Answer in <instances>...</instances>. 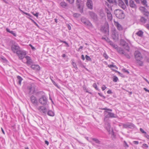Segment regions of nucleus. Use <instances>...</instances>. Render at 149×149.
I'll list each match as a JSON object with an SVG mask.
<instances>
[{"label":"nucleus","mask_w":149,"mask_h":149,"mask_svg":"<svg viewBox=\"0 0 149 149\" xmlns=\"http://www.w3.org/2000/svg\"><path fill=\"white\" fill-rule=\"evenodd\" d=\"M114 13L116 16L120 19H123L125 17L123 11L119 9H116L114 11Z\"/></svg>","instance_id":"obj_1"},{"label":"nucleus","mask_w":149,"mask_h":149,"mask_svg":"<svg viewBox=\"0 0 149 149\" xmlns=\"http://www.w3.org/2000/svg\"><path fill=\"white\" fill-rule=\"evenodd\" d=\"M17 54L19 59L22 60L25 57L26 53L25 51L19 50L17 51Z\"/></svg>","instance_id":"obj_2"},{"label":"nucleus","mask_w":149,"mask_h":149,"mask_svg":"<svg viewBox=\"0 0 149 149\" xmlns=\"http://www.w3.org/2000/svg\"><path fill=\"white\" fill-rule=\"evenodd\" d=\"M102 32L105 33L106 35H108L109 33V27L108 24L107 25L102 26L101 29Z\"/></svg>","instance_id":"obj_3"},{"label":"nucleus","mask_w":149,"mask_h":149,"mask_svg":"<svg viewBox=\"0 0 149 149\" xmlns=\"http://www.w3.org/2000/svg\"><path fill=\"white\" fill-rule=\"evenodd\" d=\"M120 44L128 52L130 51L129 47L128 44L123 39H121L120 40Z\"/></svg>","instance_id":"obj_4"},{"label":"nucleus","mask_w":149,"mask_h":149,"mask_svg":"<svg viewBox=\"0 0 149 149\" xmlns=\"http://www.w3.org/2000/svg\"><path fill=\"white\" fill-rule=\"evenodd\" d=\"M39 102L43 105H46L47 104V100L46 97L45 95H42L39 100Z\"/></svg>","instance_id":"obj_5"},{"label":"nucleus","mask_w":149,"mask_h":149,"mask_svg":"<svg viewBox=\"0 0 149 149\" xmlns=\"http://www.w3.org/2000/svg\"><path fill=\"white\" fill-rule=\"evenodd\" d=\"M89 14L91 18L95 22H97L98 20V17L97 15L93 12H89Z\"/></svg>","instance_id":"obj_6"},{"label":"nucleus","mask_w":149,"mask_h":149,"mask_svg":"<svg viewBox=\"0 0 149 149\" xmlns=\"http://www.w3.org/2000/svg\"><path fill=\"white\" fill-rule=\"evenodd\" d=\"M135 58L136 60H142L143 57L141 53L139 51H135L134 53Z\"/></svg>","instance_id":"obj_7"},{"label":"nucleus","mask_w":149,"mask_h":149,"mask_svg":"<svg viewBox=\"0 0 149 149\" xmlns=\"http://www.w3.org/2000/svg\"><path fill=\"white\" fill-rule=\"evenodd\" d=\"M19 48L18 45L15 43L12 44L11 47V50L14 53H17V51L19 50Z\"/></svg>","instance_id":"obj_8"},{"label":"nucleus","mask_w":149,"mask_h":149,"mask_svg":"<svg viewBox=\"0 0 149 149\" xmlns=\"http://www.w3.org/2000/svg\"><path fill=\"white\" fill-rule=\"evenodd\" d=\"M123 127L125 128H129L131 129H133L135 127L134 124L132 123H126L125 124H123Z\"/></svg>","instance_id":"obj_9"},{"label":"nucleus","mask_w":149,"mask_h":149,"mask_svg":"<svg viewBox=\"0 0 149 149\" xmlns=\"http://www.w3.org/2000/svg\"><path fill=\"white\" fill-rule=\"evenodd\" d=\"M104 113H107L108 114L107 115L105 116L104 119L105 120L106 118H116V115L114 114L113 113L105 111L104 112Z\"/></svg>","instance_id":"obj_10"},{"label":"nucleus","mask_w":149,"mask_h":149,"mask_svg":"<svg viewBox=\"0 0 149 149\" xmlns=\"http://www.w3.org/2000/svg\"><path fill=\"white\" fill-rule=\"evenodd\" d=\"M29 94H31L33 93L35 91V88L33 84H31L28 87Z\"/></svg>","instance_id":"obj_11"},{"label":"nucleus","mask_w":149,"mask_h":149,"mask_svg":"<svg viewBox=\"0 0 149 149\" xmlns=\"http://www.w3.org/2000/svg\"><path fill=\"white\" fill-rule=\"evenodd\" d=\"M118 4L120 7L124 10L126 8V6L122 0H118Z\"/></svg>","instance_id":"obj_12"},{"label":"nucleus","mask_w":149,"mask_h":149,"mask_svg":"<svg viewBox=\"0 0 149 149\" xmlns=\"http://www.w3.org/2000/svg\"><path fill=\"white\" fill-rule=\"evenodd\" d=\"M86 5L88 8L91 10L93 9V4L92 0H87Z\"/></svg>","instance_id":"obj_13"},{"label":"nucleus","mask_w":149,"mask_h":149,"mask_svg":"<svg viewBox=\"0 0 149 149\" xmlns=\"http://www.w3.org/2000/svg\"><path fill=\"white\" fill-rule=\"evenodd\" d=\"M112 38L114 40H116L118 39V32L116 30H114L113 32Z\"/></svg>","instance_id":"obj_14"},{"label":"nucleus","mask_w":149,"mask_h":149,"mask_svg":"<svg viewBox=\"0 0 149 149\" xmlns=\"http://www.w3.org/2000/svg\"><path fill=\"white\" fill-rule=\"evenodd\" d=\"M129 5L131 8L134 9H136L137 8L136 5L134 1L133 0L129 1Z\"/></svg>","instance_id":"obj_15"},{"label":"nucleus","mask_w":149,"mask_h":149,"mask_svg":"<svg viewBox=\"0 0 149 149\" xmlns=\"http://www.w3.org/2000/svg\"><path fill=\"white\" fill-rule=\"evenodd\" d=\"M31 100L32 103L35 105H37L38 101L36 98L34 96L32 95L31 97Z\"/></svg>","instance_id":"obj_16"},{"label":"nucleus","mask_w":149,"mask_h":149,"mask_svg":"<svg viewBox=\"0 0 149 149\" xmlns=\"http://www.w3.org/2000/svg\"><path fill=\"white\" fill-rule=\"evenodd\" d=\"M38 109L40 112H42L44 114H46L47 112V109L45 107L42 106H40L38 108Z\"/></svg>","instance_id":"obj_17"},{"label":"nucleus","mask_w":149,"mask_h":149,"mask_svg":"<svg viewBox=\"0 0 149 149\" xmlns=\"http://www.w3.org/2000/svg\"><path fill=\"white\" fill-rule=\"evenodd\" d=\"M113 21L115 26L117 27L118 30L119 31H121L123 30V28L122 26L120 24H119V23L118 22H116L114 20Z\"/></svg>","instance_id":"obj_18"},{"label":"nucleus","mask_w":149,"mask_h":149,"mask_svg":"<svg viewBox=\"0 0 149 149\" xmlns=\"http://www.w3.org/2000/svg\"><path fill=\"white\" fill-rule=\"evenodd\" d=\"M105 127L107 131L109 132H110L111 125L108 122H106L105 123Z\"/></svg>","instance_id":"obj_19"},{"label":"nucleus","mask_w":149,"mask_h":149,"mask_svg":"<svg viewBox=\"0 0 149 149\" xmlns=\"http://www.w3.org/2000/svg\"><path fill=\"white\" fill-rule=\"evenodd\" d=\"M25 58L26 60V63L28 65H31L32 63V60L30 57L26 56Z\"/></svg>","instance_id":"obj_20"},{"label":"nucleus","mask_w":149,"mask_h":149,"mask_svg":"<svg viewBox=\"0 0 149 149\" xmlns=\"http://www.w3.org/2000/svg\"><path fill=\"white\" fill-rule=\"evenodd\" d=\"M92 140L95 142L96 143L98 144V145H96L97 147H100L99 145L102 144L101 142L97 139L93 138L92 139Z\"/></svg>","instance_id":"obj_21"},{"label":"nucleus","mask_w":149,"mask_h":149,"mask_svg":"<svg viewBox=\"0 0 149 149\" xmlns=\"http://www.w3.org/2000/svg\"><path fill=\"white\" fill-rule=\"evenodd\" d=\"M31 68L33 70H40V68L38 65H33L31 66Z\"/></svg>","instance_id":"obj_22"},{"label":"nucleus","mask_w":149,"mask_h":149,"mask_svg":"<svg viewBox=\"0 0 149 149\" xmlns=\"http://www.w3.org/2000/svg\"><path fill=\"white\" fill-rule=\"evenodd\" d=\"M117 51L120 54H124V52L123 50L120 47H117Z\"/></svg>","instance_id":"obj_23"},{"label":"nucleus","mask_w":149,"mask_h":149,"mask_svg":"<svg viewBox=\"0 0 149 149\" xmlns=\"http://www.w3.org/2000/svg\"><path fill=\"white\" fill-rule=\"evenodd\" d=\"M99 15L101 18H105L106 15L102 11H100L99 12Z\"/></svg>","instance_id":"obj_24"},{"label":"nucleus","mask_w":149,"mask_h":149,"mask_svg":"<svg viewBox=\"0 0 149 149\" xmlns=\"http://www.w3.org/2000/svg\"><path fill=\"white\" fill-rule=\"evenodd\" d=\"M107 17L109 20L112 21L113 19V16L111 13L107 14Z\"/></svg>","instance_id":"obj_25"},{"label":"nucleus","mask_w":149,"mask_h":149,"mask_svg":"<svg viewBox=\"0 0 149 149\" xmlns=\"http://www.w3.org/2000/svg\"><path fill=\"white\" fill-rule=\"evenodd\" d=\"M142 4L146 7H148L147 2L146 0H140Z\"/></svg>","instance_id":"obj_26"},{"label":"nucleus","mask_w":149,"mask_h":149,"mask_svg":"<svg viewBox=\"0 0 149 149\" xmlns=\"http://www.w3.org/2000/svg\"><path fill=\"white\" fill-rule=\"evenodd\" d=\"M60 5L62 7L65 8L67 6V4L64 1H62L60 3Z\"/></svg>","instance_id":"obj_27"},{"label":"nucleus","mask_w":149,"mask_h":149,"mask_svg":"<svg viewBox=\"0 0 149 149\" xmlns=\"http://www.w3.org/2000/svg\"><path fill=\"white\" fill-rule=\"evenodd\" d=\"M17 80L18 81V84L20 85H21V81L22 80V78L19 76L17 77Z\"/></svg>","instance_id":"obj_28"},{"label":"nucleus","mask_w":149,"mask_h":149,"mask_svg":"<svg viewBox=\"0 0 149 149\" xmlns=\"http://www.w3.org/2000/svg\"><path fill=\"white\" fill-rule=\"evenodd\" d=\"M109 44L113 48H114L115 49H117V47H118V46L117 45H115L112 42H110Z\"/></svg>","instance_id":"obj_29"},{"label":"nucleus","mask_w":149,"mask_h":149,"mask_svg":"<svg viewBox=\"0 0 149 149\" xmlns=\"http://www.w3.org/2000/svg\"><path fill=\"white\" fill-rule=\"evenodd\" d=\"M47 114L49 116H54V113L52 111L49 110L47 112Z\"/></svg>","instance_id":"obj_30"},{"label":"nucleus","mask_w":149,"mask_h":149,"mask_svg":"<svg viewBox=\"0 0 149 149\" xmlns=\"http://www.w3.org/2000/svg\"><path fill=\"white\" fill-rule=\"evenodd\" d=\"M143 32L141 31H139L136 33V35L140 37H142L143 35Z\"/></svg>","instance_id":"obj_31"},{"label":"nucleus","mask_w":149,"mask_h":149,"mask_svg":"<svg viewBox=\"0 0 149 149\" xmlns=\"http://www.w3.org/2000/svg\"><path fill=\"white\" fill-rule=\"evenodd\" d=\"M141 60H136L137 63L140 66H143V63L141 61Z\"/></svg>","instance_id":"obj_32"},{"label":"nucleus","mask_w":149,"mask_h":149,"mask_svg":"<svg viewBox=\"0 0 149 149\" xmlns=\"http://www.w3.org/2000/svg\"><path fill=\"white\" fill-rule=\"evenodd\" d=\"M147 21V19L143 17H142L141 18L140 21L143 24H145Z\"/></svg>","instance_id":"obj_33"},{"label":"nucleus","mask_w":149,"mask_h":149,"mask_svg":"<svg viewBox=\"0 0 149 149\" xmlns=\"http://www.w3.org/2000/svg\"><path fill=\"white\" fill-rule=\"evenodd\" d=\"M80 1L79 0H76V3L77 6V7L78 8H80Z\"/></svg>","instance_id":"obj_34"},{"label":"nucleus","mask_w":149,"mask_h":149,"mask_svg":"<svg viewBox=\"0 0 149 149\" xmlns=\"http://www.w3.org/2000/svg\"><path fill=\"white\" fill-rule=\"evenodd\" d=\"M110 3H114L116 4H117V2L116 0H107Z\"/></svg>","instance_id":"obj_35"},{"label":"nucleus","mask_w":149,"mask_h":149,"mask_svg":"<svg viewBox=\"0 0 149 149\" xmlns=\"http://www.w3.org/2000/svg\"><path fill=\"white\" fill-rule=\"evenodd\" d=\"M105 11L107 14L111 13L110 10H109V9L107 8H105Z\"/></svg>","instance_id":"obj_36"},{"label":"nucleus","mask_w":149,"mask_h":149,"mask_svg":"<svg viewBox=\"0 0 149 149\" xmlns=\"http://www.w3.org/2000/svg\"><path fill=\"white\" fill-rule=\"evenodd\" d=\"M67 2L70 4H72L74 2V0H66Z\"/></svg>","instance_id":"obj_37"},{"label":"nucleus","mask_w":149,"mask_h":149,"mask_svg":"<svg viewBox=\"0 0 149 149\" xmlns=\"http://www.w3.org/2000/svg\"><path fill=\"white\" fill-rule=\"evenodd\" d=\"M86 59L88 61H91V58L90 57L87 55H86L85 56Z\"/></svg>","instance_id":"obj_38"},{"label":"nucleus","mask_w":149,"mask_h":149,"mask_svg":"<svg viewBox=\"0 0 149 149\" xmlns=\"http://www.w3.org/2000/svg\"><path fill=\"white\" fill-rule=\"evenodd\" d=\"M72 65L73 66V67L74 68H75L76 69H77L76 64L74 62H72Z\"/></svg>","instance_id":"obj_39"},{"label":"nucleus","mask_w":149,"mask_h":149,"mask_svg":"<svg viewBox=\"0 0 149 149\" xmlns=\"http://www.w3.org/2000/svg\"><path fill=\"white\" fill-rule=\"evenodd\" d=\"M108 66L109 68L114 67L116 68V69H117V67L116 65H108Z\"/></svg>","instance_id":"obj_40"},{"label":"nucleus","mask_w":149,"mask_h":149,"mask_svg":"<svg viewBox=\"0 0 149 149\" xmlns=\"http://www.w3.org/2000/svg\"><path fill=\"white\" fill-rule=\"evenodd\" d=\"M84 24L87 25H90L91 24L89 22L87 21H86Z\"/></svg>","instance_id":"obj_41"},{"label":"nucleus","mask_w":149,"mask_h":149,"mask_svg":"<svg viewBox=\"0 0 149 149\" xmlns=\"http://www.w3.org/2000/svg\"><path fill=\"white\" fill-rule=\"evenodd\" d=\"M122 71L126 73H127V74H128L129 73V72L128 70H127L125 69H123Z\"/></svg>","instance_id":"obj_42"},{"label":"nucleus","mask_w":149,"mask_h":149,"mask_svg":"<svg viewBox=\"0 0 149 149\" xmlns=\"http://www.w3.org/2000/svg\"><path fill=\"white\" fill-rule=\"evenodd\" d=\"M118 78L116 77H115L113 79V81L114 82H116L118 80Z\"/></svg>","instance_id":"obj_43"},{"label":"nucleus","mask_w":149,"mask_h":149,"mask_svg":"<svg viewBox=\"0 0 149 149\" xmlns=\"http://www.w3.org/2000/svg\"><path fill=\"white\" fill-rule=\"evenodd\" d=\"M93 86L97 90H98V88H97V85L96 83H94L93 84Z\"/></svg>","instance_id":"obj_44"},{"label":"nucleus","mask_w":149,"mask_h":149,"mask_svg":"<svg viewBox=\"0 0 149 149\" xmlns=\"http://www.w3.org/2000/svg\"><path fill=\"white\" fill-rule=\"evenodd\" d=\"M124 55L128 58H130V56L129 55L125 53L124 52Z\"/></svg>","instance_id":"obj_45"},{"label":"nucleus","mask_w":149,"mask_h":149,"mask_svg":"<svg viewBox=\"0 0 149 149\" xmlns=\"http://www.w3.org/2000/svg\"><path fill=\"white\" fill-rule=\"evenodd\" d=\"M140 131L142 132V133H145V135L146 134H146V133L141 128H140Z\"/></svg>","instance_id":"obj_46"},{"label":"nucleus","mask_w":149,"mask_h":149,"mask_svg":"<svg viewBox=\"0 0 149 149\" xmlns=\"http://www.w3.org/2000/svg\"><path fill=\"white\" fill-rule=\"evenodd\" d=\"M103 56L107 59L108 58V56L105 53H104Z\"/></svg>","instance_id":"obj_47"},{"label":"nucleus","mask_w":149,"mask_h":149,"mask_svg":"<svg viewBox=\"0 0 149 149\" xmlns=\"http://www.w3.org/2000/svg\"><path fill=\"white\" fill-rule=\"evenodd\" d=\"M103 110H107L109 111H112V110L111 109H108L107 108H105L102 109Z\"/></svg>","instance_id":"obj_48"},{"label":"nucleus","mask_w":149,"mask_h":149,"mask_svg":"<svg viewBox=\"0 0 149 149\" xmlns=\"http://www.w3.org/2000/svg\"><path fill=\"white\" fill-rule=\"evenodd\" d=\"M107 87L105 86L104 85H103L102 87V91H104L106 88Z\"/></svg>","instance_id":"obj_49"},{"label":"nucleus","mask_w":149,"mask_h":149,"mask_svg":"<svg viewBox=\"0 0 149 149\" xmlns=\"http://www.w3.org/2000/svg\"><path fill=\"white\" fill-rule=\"evenodd\" d=\"M145 8L144 7H141L139 8V9L141 11H143Z\"/></svg>","instance_id":"obj_50"},{"label":"nucleus","mask_w":149,"mask_h":149,"mask_svg":"<svg viewBox=\"0 0 149 149\" xmlns=\"http://www.w3.org/2000/svg\"><path fill=\"white\" fill-rule=\"evenodd\" d=\"M10 33L12 34V35H13L14 36H16V34L14 32V31H11V32H10Z\"/></svg>","instance_id":"obj_51"},{"label":"nucleus","mask_w":149,"mask_h":149,"mask_svg":"<svg viewBox=\"0 0 149 149\" xmlns=\"http://www.w3.org/2000/svg\"><path fill=\"white\" fill-rule=\"evenodd\" d=\"M125 3L126 4L127 6H128V0H123Z\"/></svg>","instance_id":"obj_52"},{"label":"nucleus","mask_w":149,"mask_h":149,"mask_svg":"<svg viewBox=\"0 0 149 149\" xmlns=\"http://www.w3.org/2000/svg\"><path fill=\"white\" fill-rule=\"evenodd\" d=\"M29 46L31 47V49L33 50H35V48L31 44H30Z\"/></svg>","instance_id":"obj_53"},{"label":"nucleus","mask_w":149,"mask_h":149,"mask_svg":"<svg viewBox=\"0 0 149 149\" xmlns=\"http://www.w3.org/2000/svg\"><path fill=\"white\" fill-rule=\"evenodd\" d=\"M52 81L53 84L55 85L57 87V85L56 84V83L53 80H52Z\"/></svg>","instance_id":"obj_54"},{"label":"nucleus","mask_w":149,"mask_h":149,"mask_svg":"<svg viewBox=\"0 0 149 149\" xmlns=\"http://www.w3.org/2000/svg\"><path fill=\"white\" fill-rule=\"evenodd\" d=\"M107 42H109V44H110V42H111L110 41L109 39L108 38H107L105 40Z\"/></svg>","instance_id":"obj_55"},{"label":"nucleus","mask_w":149,"mask_h":149,"mask_svg":"<svg viewBox=\"0 0 149 149\" xmlns=\"http://www.w3.org/2000/svg\"><path fill=\"white\" fill-rule=\"evenodd\" d=\"M133 143L135 144H138L139 143V142L137 141H134L133 142Z\"/></svg>","instance_id":"obj_56"},{"label":"nucleus","mask_w":149,"mask_h":149,"mask_svg":"<svg viewBox=\"0 0 149 149\" xmlns=\"http://www.w3.org/2000/svg\"><path fill=\"white\" fill-rule=\"evenodd\" d=\"M145 136L148 139H149V135H148L147 134H146L145 135Z\"/></svg>","instance_id":"obj_57"},{"label":"nucleus","mask_w":149,"mask_h":149,"mask_svg":"<svg viewBox=\"0 0 149 149\" xmlns=\"http://www.w3.org/2000/svg\"><path fill=\"white\" fill-rule=\"evenodd\" d=\"M137 3H139L140 2V0H134Z\"/></svg>","instance_id":"obj_58"},{"label":"nucleus","mask_w":149,"mask_h":149,"mask_svg":"<svg viewBox=\"0 0 149 149\" xmlns=\"http://www.w3.org/2000/svg\"><path fill=\"white\" fill-rule=\"evenodd\" d=\"M143 146H144L146 147V148H148V145L146 143L143 144Z\"/></svg>","instance_id":"obj_59"},{"label":"nucleus","mask_w":149,"mask_h":149,"mask_svg":"<svg viewBox=\"0 0 149 149\" xmlns=\"http://www.w3.org/2000/svg\"><path fill=\"white\" fill-rule=\"evenodd\" d=\"M143 89L146 92H148L149 93V90H148L145 88H143Z\"/></svg>","instance_id":"obj_60"},{"label":"nucleus","mask_w":149,"mask_h":149,"mask_svg":"<svg viewBox=\"0 0 149 149\" xmlns=\"http://www.w3.org/2000/svg\"><path fill=\"white\" fill-rule=\"evenodd\" d=\"M81 58L83 60H85V58L83 55H81Z\"/></svg>","instance_id":"obj_61"},{"label":"nucleus","mask_w":149,"mask_h":149,"mask_svg":"<svg viewBox=\"0 0 149 149\" xmlns=\"http://www.w3.org/2000/svg\"><path fill=\"white\" fill-rule=\"evenodd\" d=\"M45 143L46 144H47V145H49V142L47 141H46V140L45 141Z\"/></svg>","instance_id":"obj_62"},{"label":"nucleus","mask_w":149,"mask_h":149,"mask_svg":"<svg viewBox=\"0 0 149 149\" xmlns=\"http://www.w3.org/2000/svg\"><path fill=\"white\" fill-rule=\"evenodd\" d=\"M68 27L69 30H70L71 29V27L68 24Z\"/></svg>","instance_id":"obj_63"},{"label":"nucleus","mask_w":149,"mask_h":149,"mask_svg":"<svg viewBox=\"0 0 149 149\" xmlns=\"http://www.w3.org/2000/svg\"><path fill=\"white\" fill-rule=\"evenodd\" d=\"M146 27L148 30H149V24H147L146 26Z\"/></svg>","instance_id":"obj_64"}]
</instances>
